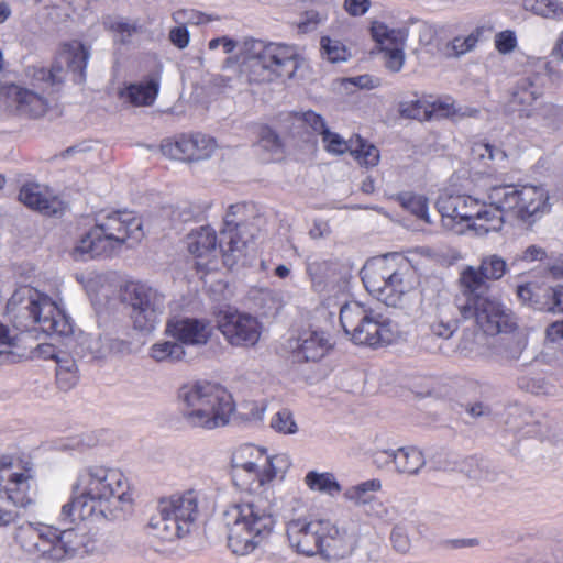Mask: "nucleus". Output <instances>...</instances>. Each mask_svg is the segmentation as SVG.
Returning <instances> with one entry per match:
<instances>
[{"mask_svg": "<svg viewBox=\"0 0 563 563\" xmlns=\"http://www.w3.org/2000/svg\"><path fill=\"white\" fill-rule=\"evenodd\" d=\"M494 46L499 54L512 53L518 46L517 34L514 30H504L495 34Z\"/></svg>", "mask_w": 563, "mask_h": 563, "instance_id": "obj_52", "label": "nucleus"}, {"mask_svg": "<svg viewBox=\"0 0 563 563\" xmlns=\"http://www.w3.org/2000/svg\"><path fill=\"white\" fill-rule=\"evenodd\" d=\"M324 519H292L287 522L286 531L290 547L305 555L320 554L325 528Z\"/></svg>", "mask_w": 563, "mask_h": 563, "instance_id": "obj_21", "label": "nucleus"}, {"mask_svg": "<svg viewBox=\"0 0 563 563\" xmlns=\"http://www.w3.org/2000/svg\"><path fill=\"white\" fill-rule=\"evenodd\" d=\"M330 335L322 330L308 329L297 339L295 353L303 361H319L331 350Z\"/></svg>", "mask_w": 563, "mask_h": 563, "instance_id": "obj_29", "label": "nucleus"}, {"mask_svg": "<svg viewBox=\"0 0 563 563\" xmlns=\"http://www.w3.org/2000/svg\"><path fill=\"white\" fill-rule=\"evenodd\" d=\"M110 30L115 34V40L122 43L126 42L129 37L135 32V26L124 22L123 20H115L109 24Z\"/></svg>", "mask_w": 563, "mask_h": 563, "instance_id": "obj_60", "label": "nucleus"}, {"mask_svg": "<svg viewBox=\"0 0 563 563\" xmlns=\"http://www.w3.org/2000/svg\"><path fill=\"white\" fill-rule=\"evenodd\" d=\"M303 63L305 58L297 45L254 42L249 57L250 80L272 82L291 79Z\"/></svg>", "mask_w": 563, "mask_h": 563, "instance_id": "obj_11", "label": "nucleus"}, {"mask_svg": "<svg viewBox=\"0 0 563 563\" xmlns=\"http://www.w3.org/2000/svg\"><path fill=\"white\" fill-rule=\"evenodd\" d=\"M144 236L143 223L133 212L101 213L95 224L75 242L71 256L76 261L110 257L123 246H133Z\"/></svg>", "mask_w": 563, "mask_h": 563, "instance_id": "obj_3", "label": "nucleus"}, {"mask_svg": "<svg viewBox=\"0 0 563 563\" xmlns=\"http://www.w3.org/2000/svg\"><path fill=\"white\" fill-rule=\"evenodd\" d=\"M484 26H476L467 34L453 37L448 45L451 54L455 57H460L470 52H473L477 47L481 38L484 36Z\"/></svg>", "mask_w": 563, "mask_h": 563, "instance_id": "obj_38", "label": "nucleus"}, {"mask_svg": "<svg viewBox=\"0 0 563 563\" xmlns=\"http://www.w3.org/2000/svg\"><path fill=\"white\" fill-rule=\"evenodd\" d=\"M227 547L235 556H257L271 544L276 518L268 500L252 497L227 506L223 511Z\"/></svg>", "mask_w": 563, "mask_h": 563, "instance_id": "obj_2", "label": "nucleus"}, {"mask_svg": "<svg viewBox=\"0 0 563 563\" xmlns=\"http://www.w3.org/2000/svg\"><path fill=\"white\" fill-rule=\"evenodd\" d=\"M510 106L522 119H530L539 124H550L558 109L543 98V88L534 79L523 78L515 86Z\"/></svg>", "mask_w": 563, "mask_h": 563, "instance_id": "obj_17", "label": "nucleus"}, {"mask_svg": "<svg viewBox=\"0 0 563 563\" xmlns=\"http://www.w3.org/2000/svg\"><path fill=\"white\" fill-rule=\"evenodd\" d=\"M548 300L544 301V310L563 313V286L549 288L547 290Z\"/></svg>", "mask_w": 563, "mask_h": 563, "instance_id": "obj_57", "label": "nucleus"}, {"mask_svg": "<svg viewBox=\"0 0 563 563\" xmlns=\"http://www.w3.org/2000/svg\"><path fill=\"white\" fill-rule=\"evenodd\" d=\"M442 224L446 230L462 234L472 230L478 236L498 232L504 217L494 207L466 195H443L437 201Z\"/></svg>", "mask_w": 563, "mask_h": 563, "instance_id": "obj_8", "label": "nucleus"}, {"mask_svg": "<svg viewBox=\"0 0 563 563\" xmlns=\"http://www.w3.org/2000/svg\"><path fill=\"white\" fill-rule=\"evenodd\" d=\"M356 527H338L325 521L320 555L328 561H340L351 555L358 543Z\"/></svg>", "mask_w": 563, "mask_h": 563, "instance_id": "obj_23", "label": "nucleus"}, {"mask_svg": "<svg viewBox=\"0 0 563 563\" xmlns=\"http://www.w3.org/2000/svg\"><path fill=\"white\" fill-rule=\"evenodd\" d=\"M22 305L29 311L38 329L48 334L66 335L71 332V323L60 303L33 288H21L9 301L11 307Z\"/></svg>", "mask_w": 563, "mask_h": 563, "instance_id": "obj_13", "label": "nucleus"}, {"mask_svg": "<svg viewBox=\"0 0 563 563\" xmlns=\"http://www.w3.org/2000/svg\"><path fill=\"white\" fill-rule=\"evenodd\" d=\"M15 540L32 559L45 563L63 562L86 552V534L75 529L24 523L19 527Z\"/></svg>", "mask_w": 563, "mask_h": 563, "instance_id": "obj_7", "label": "nucleus"}, {"mask_svg": "<svg viewBox=\"0 0 563 563\" xmlns=\"http://www.w3.org/2000/svg\"><path fill=\"white\" fill-rule=\"evenodd\" d=\"M430 330L433 335L442 339H449L455 331V323L451 321L435 320L431 325Z\"/></svg>", "mask_w": 563, "mask_h": 563, "instance_id": "obj_64", "label": "nucleus"}, {"mask_svg": "<svg viewBox=\"0 0 563 563\" xmlns=\"http://www.w3.org/2000/svg\"><path fill=\"white\" fill-rule=\"evenodd\" d=\"M35 494L34 470L30 463L3 456L0 460V499L16 507L33 503Z\"/></svg>", "mask_w": 563, "mask_h": 563, "instance_id": "obj_15", "label": "nucleus"}, {"mask_svg": "<svg viewBox=\"0 0 563 563\" xmlns=\"http://www.w3.org/2000/svg\"><path fill=\"white\" fill-rule=\"evenodd\" d=\"M133 505L131 483L120 468L90 464L78 471L58 520L62 523H106L123 518Z\"/></svg>", "mask_w": 563, "mask_h": 563, "instance_id": "obj_1", "label": "nucleus"}, {"mask_svg": "<svg viewBox=\"0 0 563 563\" xmlns=\"http://www.w3.org/2000/svg\"><path fill=\"white\" fill-rule=\"evenodd\" d=\"M547 252L539 245H529L516 257L518 262L532 263L545 258Z\"/></svg>", "mask_w": 563, "mask_h": 563, "instance_id": "obj_61", "label": "nucleus"}, {"mask_svg": "<svg viewBox=\"0 0 563 563\" xmlns=\"http://www.w3.org/2000/svg\"><path fill=\"white\" fill-rule=\"evenodd\" d=\"M82 345L95 360L106 358L112 350L111 341L100 335H87L84 338Z\"/></svg>", "mask_w": 563, "mask_h": 563, "instance_id": "obj_49", "label": "nucleus"}, {"mask_svg": "<svg viewBox=\"0 0 563 563\" xmlns=\"http://www.w3.org/2000/svg\"><path fill=\"white\" fill-rule=\"evenodd\" d=\"M216 323L225 342L233 347H254L262 335L263 325L257 317L231 307L217 313Z\"/></svg>", "mask_w": 563, "mask_h": 563, "instance_id": "obj_16", "label": "nucleus"}, {"mask_svg": "<svg viewBox=\"0 0 563 563\" xmlns=\"http://www.w3.org/2000/svg\"><path fill=\"white\" fill-rule=\"evenodd\" d=\"M186 244L196 258L207 260L206 263L198 262V265H207L217 255V234L209 225L192 230L186 238Z\"/></svg>", "mask_w": 563, "mask_h": 563, "instance_id": "obj_31", "label": "nucleus"}, {"mask_svg": "<svg viewBox=\"0 0 563 563\" xmlns=\"http://www.w3.org/2000/svg\"><path fill=\"white\" fill-rule=\"evenodd\" d=\"M330 264L323 260H309L307 263V274L313 285H320L327 276Z\"/></svg>", "mask_w": 563, "mask_h": 563, "instance_id": "obj_56", "label": "nucleus"}, {"mask_svg": "<svg viewBox=\"0 0 563 563\" xmlns=\"http://www.w3.org/2000/svg\"><path fill=\"white\" fill-rule=\"evenodd\" d=\"M430 104V119L433 118H456V117H473L477 113L476 109L471 108H455L454 101L451 98L429 100Z\"/></svg>", "mask_w": 563, "mask_h": 563, "instance_id": "obj_41", "label": "nucleus"}, {"mask_svg": "<svg viewBox=\"0 0 563 563\" xmlns=\"http://www.w3.org/2000/svg\"><path fill=\"white\" fill-rule=\"evenodd\" d=\"M367 291L388 307L406 308L417 297L418 275L401 254L368 261L362 269Z\"/></svg>", "mask_w": 563, "mask_h": 563, "instance_id": "obj_4", "label": "nucleus"}, {"mask_svg": "<svg viewBox=\"0 0 563 563\" xmlns=\"http://www.w3.org/2000/svg\"><path fill=\"white\" fill-rule=\"evenodd\" d=\"M179 411L187 426L212 431L227 427L236 410L232 394L222 385L194 382L177 393Z\"/></svg>", "mask_w": 563, "mask_h": 563, "instance_id": "obj_5", "label": "nucleus"}, {"mask_svg": "<svg viewBox=\"0 0 563 563\" xmlns=\"http://www.w3.org/2000/svg\"><path fill=\"white\" fill-rule=\"evenodd\" d=\"M380 489V479L372 478L346 488L343 496L354 505L365 508L375 498L374 494Z\"/></svg>", "mask_w": 563, "mask_h": 563, "instance_id": "obj_35", "label": "nucleus"}, {"mask_svg": "<svg viewBox=\"0 0 563 563\" xmlns=\"http://www.w3.org/2000/svg\"><path fill=\"white\" fill-rule=\"evenodd\" d=\"M217 148L218 143L214 137L200 133L176 140L167 139L161 144L164 156L189 162L209 159Z\"/></svg>", "mask_w": 563, "mask_h": 563, "instance_id": "obj_20", "label": "nucleus"}, {"mask_svg": "<svg viewBox=\"0 0 563 563\" xmlns=\"http://www.w3.org/2000/svg\"><path fill=\"white\" fill-rule=\"evenodd\" d=\"M340 322L346 336L356 345L377 349L390 345L401 336L397 322L357 301L341 308Z\"/></svg>", "mask_w": 563, "mask_h": 563, "instance_id": "obj_10", "label": "nucleus"}, {"mask_svg": "<svg viewBox=\"0 0 563 563\" xmlns=\"http://www.w3.org/2000/svg\"><path fill=\"white\" fill-rule=\"evenodd\" d=\"M350 154L361 166L365 167H375L380 157L378 148L360 136L352 137Z\"/></svg>", "mask_w": 563, "mask_h": 563, "instance_id": "obj_39", "label": "nucleus"}, {"mask_svg": "<svg viewBox=\"0 0 563 563\" xmlns=\"http://www.w3.org/2000/svg\"><path fill=\"white\" fill-rule=\"evenodd\" d=\"M247 210V205L243 202L231 205L224 217V229H235L242 225H249L242 221V217Z\"/></svg>", "mask_w": 563, "mask_h": 563, "instance_id": "obj_54", "label": "nucleus"}, {"mask_svg": "<svg viewBox=\"0 0 563 563\" xmlns=\"http://www.w3.org/2000/svg\"><path fill=\"white\" fill-rule=\"evenodd\" d=\"M4 97L15 104L16 110L24 115L42 117L48 109V101L43 92L11 84L4 87Z\"/></svg>", "mask_w": 563, "mask_h": 563, "instance_id": "obj_25", "label": "nucleus"}, {"mask_svg": "<svg viewBox=\"0 0 563 563\" xmlns=\"http://www.w3.org/2000/svg\"><path fill=\"white\" fill-rule=\"evenodd\" d=\"M371 34L383 54L386 68L393 73H399L406 60L407 29L390 27L382 21H374Z\"/></svg>", "mask_w": 563, "mask_h": 563, "instance_id": "obj_19", "label": "nucleus"}, {"mask_svg": "<svg viewBox=\"0 0 563 563\" xmlns=\"http://www.w3.org/2000/svg\"><path fill=\"white\" fill-rule=\"evenodd\" d=\"M291 464L288 453L271 454L267 449L252 443L238 445L230 457L234 485L250 493H258L274 481H283Z\"/></svg>", "mask_w": 563, "mask_h": 563, "instance_id": "obj_6", "label": "nucleus"}, {"mask_svg": "<svg viewBox=\"0 0 563 563\" xmlns=\"http://www.w3.org/2000/svg\"><path fill=\"white\" fill-rule=\"evenodd\" d=\"M343 8L351 16H362L371 8V0H344Z\"/></svg>", "mask_w": 563, "mask_h": 563, "instance_id": "obj_63", "label": "nucleus"}, {"mask_svg": "<svg viewBox=\"0 0 563 563\" xmlns=\"http://www.w3.org/2000/svg\"><path fill=\"white\" fill-rule=\"evenodd\" d=\"M296 118L309 125L314 132H318L319 134H321L327 129L323 118L311 110L297 112Z\"/></svg>", "mask_w": 563, "mask_h": 563, "instance_id": "obj_58", "label": "nucleus"}, {"mask_svg": "<svg viewBox=\"0 0 563 563\" xmlns=\"http://www.w3.org/2000/svg\"><path fill=\"white\" fill-rule=\"evenodd\" d=\"M487 200L503 217L533 225L551 211L549 190L534 184H498L488 188Z\"/></svg>", "mask_w": 563, "mask_h": 563, "instance_id": "obj_9", "label": "nucleus"}, {"mask_svg": "<svg viewBox=\"0 0 563 563\" xmlns=\"http://www.w3.org/2000/svg\"><path fill=\"white\" fill-rule=\"evenodd\" d=\"M257 146L271 155H278L282 152L279 136L268 126H261L258 129Z\"/></svg>", "mask_w": 563, "mask_h": 563, "instance_id": "obj_50", "label": "nucleus"}, {"mask_svg": "<svg viewBox=\"0 0 563 563\" xmlns=\"http://www.w3.org/2000/svg\"><path fill=\"white\" fill-rule=\"evenodd\" d=\"M429 100L426 98L411 99L399 103V113L402 118L416 119L419 121L430 120Z\"/></svg>", "mask_w": 563, "mask_h": 563, "instance_id": "obj_44", "label": "nucleus"}, {"mask_svg": "<svg viewBox=\"0 0 563 563\" xmlns=\"http://www.w3.org/2000/svg\"><path fill=\"white\" fill-rule=\"evenodd\" d=\"M536 289V286L531 283L519 285L517 296L523 303L544 311V301L537 298Z\"/></svg>", "mask_w": 563, "mask_h": 563, "instance_id": "obj_55", "label": "nucleus"}, {"mask_svg": "<svg viewBox=\"0 0 563 563\" xmlns=\"http://www.w3.org/2000/svg\"><path fill=\"white\" fill-rule=\"evenodd\" d=\"M15 338L9 332V329L0 322V356L4 360L11 357V347L14 346Z\"/></svg>", "mask_w": 563, "mask_h": 563, "instance_id": "obj_62", "label": "nucleus"}, {"mask_svg": "<svg viewBox=\"0 0 563 563\" xmlns=\"http://www.w3.org/2000/svg\"><path fill=\"white\" fill-rule=\"evenodd\" d=\"M223 257L228 265H233L249 255L254 233L250 225L235 229H223Z\"/></svg>", "mask_w": 563, "mask_h": 563, "instance_id": "obj_27", "label": "nucleus"}, {"mask_svg": "<svg viewBox=\"0 0 563 563\" xmlns=\"http://www.w3.org/2000/svg\"><path fill=\"white\" fill-rule=\"evenodd\" d=\"M485 333L466 334L461 340L457 349L460 353L465 356H482L485 354V352L482 349V345L485 343Z\"/></svg>", "mask_w": 563, "mask_h": 563, "instance_id": "obj_51", "label": "nucleus"}, {"mask_svg": "<svg viewBox=\"0 0 563 563\" xmlns=\"http://www.w3.org/2000/svg\"><path fill=\"white\" fill-rule=\"evenodd\" d=\"M324 150L332 155H342L346 152L351 153L352 139L346 141L340 134L332 132L328 128L320 134Z\"/></svg>", "mask_w": 563, "mask_h": 563, "instance_id": "obj_48", "label": "nucleus"}, {"mask_svg": "<svg viewBox=\"0 0 563 563\" xmlns=\"http://www.w3.org/2000/svg\"><path fill=\"white\" fill-rule=\"evenodd\" d=\"M148 355L157 363H177L186 357V351L176 340H159L150 347Z\"/></svg>", "mask_w": 563, "mask_h": 563, "instance_id": "obj_34", "label": "nucleus"}, {"mask_svg": "<svg viewBox=\"0 0 563 563\" xmlns=\"http://www.w3.org/2000/svg\"><path fill=\"white\" fill-rule=\"evenodd\" d=\"M89 56V51L79 41L66 42L58 53L56 66L62 71V64H66L68 70L82 79Z\"/></svg>", "mask_w": 563, "mask_h": 563, "instance_id": "obj_32", "label": "nucleus"}, {"mask_svg": "<svg viewBox=\"0 0 563 563\" xmlns=\"http://www.w3.org/2000/svg\"><path fill=\"white\" fill-rule=\"evenodd\" d=\"M60 68L53 66L51 69L44 67H29L26 69V77L30 79L31 85L40 92L46 91L55 84L60 82Z\"/></svg>", "mask_w": 563, "mask_h": 563, "instance_id": "obj_37", "label": "nucleus"}, {"mask_svg": "<svg viewBox=\"0 0 563 563\" xmlns=\"http://www.w3.org/2000/svg\"><path fill=\"white\" fill-rule=\"evenodd\" d=\"M364 512L374 520L389 523L397 519L398 510L395 506L389 505L375 497L365 508Z\"/></svg>", "mask_w": 563, "mask_h": 563, "instance_id": "obj_47", "label": "nucleus"}, {"mask_svg": "<svg viewBox=\"0 0 563 563\" xmlns=\"http://www.w3.org/2000/svg\"><path fill=\"white\" fill-rule=\"evenodd\" d=\"M123 300L131 307L130 318L135 330L151 332L161 322L165 311V296L143 283H128Z\"/></svg>", "mask_w": 563, "mask_h": 563, "instance_id": "obj_14", "label": "nucleus"}, {"mask_svg": "<svg viewBox=\"0 0 563 563\" xmlns=\"http://www.w3.org/2000/svg\"><path fill=\"white\" fill-rule=\"evenodd\" d=\"M156 510L148 522L150 533L163 541L173 542L191 531L198 517V495L188 490L163 497Z\"/></svg>", "mask_w": 563, "mask_h": 563, "instance_id": "obj_12", "label": "nucleus"}, {"mask_svg": "<svg viewBox=\"0 0 563 563\" xmlns=\"http://www.w3.org/2000/svg\"><path fill=\"white\" fill-rule=\"evenodd\" d=\"M159 91V79L151 76L143 81L129 84L119 92L120 99L134 107H148L154 103Z\"/></svg>", "mask_w": 563, "mask_h": 563, "instance_id": "obj_30", "label": "nucleus"}, {"mask_svg": "<svg viewBox=\"0 0 563 563\" xmlns=\"http://www.w3.org/2000/svg\"><path fill=\"white\" fill-rule=\"evenodd\" d=\"M471 155L476 161L488 159L499 166H503L508 158V154L505 150H500L485 142H475L471 147Z\"/></svg>", "mask_w": 563, "mask_h": 563, "instance_id": "obj_43", "label": "nucleus"}, {"mask_svg": "<svg viewBox=\"0 0 563 563\" xmlns=\"http://www.w3.org/2000/svg\"><path fill=\"white\" fill-rule=\"evenodd\" d=\"M320 52L321 57L332 64L347 62L351 57V52L345 44L330 36L320 38Z\"/></svg>", "mask_w": 563, "mask_h": 563, "instance_id": "obj_40", "label": "nucleus"}, {"mask_svg": "<svg viewBox=\"0 0 563 563\" xmlns=\"http://www.w3.org/2000/svg\"><path fill=\"white\" fill-rule=\"evenodd\" d=\"M459 288L461 297L456 299V307H474L489 297L490 282L477 268V266L466 265L462 267L459 274Z\"/></svg>", "mask_w": 563, "mask_h": 563, "instance_id": "obj_24", "label": "nucleus"}, {"mask_svg": "<svg viewBox=\"0 0 563 563\" xmlns=\"http://www.w3.org/2000/svg\"><path fill=\"white\" fill-rule=\"evenodd\" d=\"M521 5L525 11L544 19H563V3L558 0H522Z\"/></svg>", "mask_w": 563, "mask_h": 563, "instance_id": "obj_36", "label": "nucleus"}, {"mask_svg": "<svg viewBox=\"0 0 563 563\" xmlns=\"http://www.w3.org/2000/svg\"><path fill=\"white\" fill-rule=\"evenodd\" d=\"M394 462L396 471L406 475H416L424 466L426 460L422 451L415 446H405L398 450H383L375 453V463Z\"/></svg>", "mask_w": 563, "mask_h": 563, "instance_id": "obj_26", "label": "nucleus"}, {"mask_svg": "<svg viewBox=\"0 0 563 563\" xmlns=\"http://www.w3.org/2000/svg\"><path fill=\"white\" fill-rule=\"evenodd\" d=\"M166 334L183 346H205L213 335V325L209 319L191 317H173L165 328Z\"/></svg>", "mask_w": 563, "mask_h": 563, "instance_id": "obj_22", "label": "nucleus"}, {"mask_svg": "<svg viewBox=\"0 0 563 563\" xmlns=\"http://www.w3.org/2000/svg\"><path fill=\"white\" fill-rule=\"evenodd\" d=\"M325 20L324 16H322L317 11H308L302 16V19L297 23L298 32L300 33H308L317 29L319 24H321Z\"/></svg>", "mask_w": 563, "mask_h": 563, "instance_id": "obj_59", "label": "nucleus"}, {"mask_svg": "<svg viewBox=\"0 0 563 563\" xmlns=\"http://www.w3.org/2000/svg\"><path fill=\"white\" fill-rule=\"evenodd\" d=\"M269 426L275 432L283 435H292L299 430L294 413L287 408L275 412L271 418Z\"/></svg>", "mask_w": 563, "mask_h": 563, "instance_id": "obj_46", "label": "nucleus"}, {"mask_svg": "<svg viewBox=\"0 0 563 563\" xmlns=\"http://www.w3.org/2000/svg\"><path fill=\"white\" fill-rule=\"evenodd\" d=\"M460 313L464 320H474L488 335L510 333L516 329L512 312L500 301L493 298L485 299L472 308L460 306Z\"/></svg>", "mask_w": 563, "mask_h": 563, "instance_id": "obj_18", "label": "nucleus"}, {"mask_svg": "<svg viewBox=\"0 0 563 563\" xmlns=\"http://www.w3.org/2000/svg\"><path fill=\"white\" fill-rule=\"evenodd\" d=\"M390 541L397 552L407 553L411 547L407 527L402 523L395 525L390 533Z\"/></svg>", "mask_w": 563, "mask_h": 563, "instance_id": "obj_53", "label": "nucleus"}, {"mask_svg": "<svg viewBox=\"0 0 563 563\" xmlns=\"http://www.w3.org/2000/svg\"><path fill=\"white\" fill-rule=\"evenodd\" d=\"M399 199L401 206L418 219L423 220L426 223L431 222L429 216V203L424 196L408 192L401 195Z\"/></svg>", "mask_w": 563, "mask_h": 563, "instance_id": "obj_45", "label": "nucleus"}, {"mask_svg": "<svg viewBox=\"0 0 563 563\" xmlns=\"http://www.w3.org/2000/svg\"><path fill=\"white\" fill-rule=\"evenodd\" d=\"M305 485L314 493L336 497L342 487L331 472L309 471L303 478Z\"/></svg>", "mask_w": 563, "mask_h": 563, "instance_id": "obj_33", "label": "nucleus"}, {"mask_svg": "<svg viewBox=\"0 0 563 563\" xmlns=\"http://www.w3.org/2000/svg\"><path fill=\"white\" fill-rule=\"evenodd\" d=\"M477 268L492 283L501 279L508 271L505 258L498 254H488L481 258Z\"/></svg>", "mask_w": 563, "mask_h": 563, "instance_id": "obj_42", "label": "nucleus"}, {"mask_svg": "<svg viewBox=\"0 0 563 563\" xmlns=\"http://www.w3.org/2000/svg\"><path fill=\"white\" fill-rule=\"evenodd\" d=\"M22 203L46 216L57 214L63 210V202L40 184H26L19 194Z\"/></svg>", "mask_w": 563, "mask_h": 563, "instance_id": "obj_28", "label": "nucleus"}]
</instances>
